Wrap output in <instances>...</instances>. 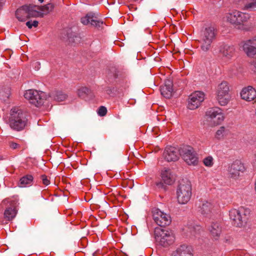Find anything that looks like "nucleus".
Listing matches in <instances>:
<instances>
[{
	"label": "nucleus",
	"mask_w": 256,
	"mask_h": 256,
	"mask_svg": "<svg viewBox=\"0 0 256 256\" xmlns=\"http://www.w3.org/2000/svg\"><path fill=\"white\" fill-rule=\"evenodd\" d=\"M26 25L29 28H32V22L30 21L27 22H26Z\"/></svg>",
	"instance_id": "a19ab883"
},
{
	"label": "nucleus",
	"mask_w": 256,
	"mask_h": 256,
	"mask_svg": "<svg viewBox=\"0 0 256 256\" xmlns=\"http://www.w3.org/2000/svg\"><path fill=\"white\" fill-rule=\"evenodd\" d=\"M192 194V184L189 180H182L180 182L176 190V198L180 204H186L190 200Z\"/></svg>",
	"instance_id": "20e7f679"
},
{
	"label": "nucleus",
	"mask_w": 256,
	"mask_h": 256,
	"mask_svg": "<svg viewBox=\"0 0 256 256\" xmlns=\"http://www.w3.org/2000/svg\"><path fill=\"white\" fill-rule=\"evenodd\" d=\"M250 46H247L248 48L246 50L245 48V42H244L242 43V48H243V50L244 51V52L247 54V55L248 56H254L255 54H250L248 52V50L250 51L251 49H252L253 48V46H252V44H250Z\"/></svg>",
	"instance_id": "c9c22d12"
},
{
	"label": "nucleus",
	"mask_w": 256,
	"mask_h": 256,
	"mask_svg": "<svg viewBox=\"0 0 256 256\" xmlns=\"http://www.w3.org/2000/svg\"><path fill=\"white\" fill-rule=\"evenodd\" d=\"M38 8L36 5H24L18 8L16 12V16L19 21L24 22L30 18H36L40 16Z\"/></svg>",
	"instance_id": "0eeeda50"
},
{
	"label": "nucleus",
	"mask_w": 256,
	"mask_h": 256,
	"mask_svg": "<svg viewBox=\"0 0 256 256\" xmlns=\"http://www.w3.org/2000/svg\"><path fill=\"white\" fill-rule=\"evenodd\" d=\"M204 164L207 167H212L214 165V158L212 156H209L204 158L202 160Z\"/></svg>",
	"instance_id": "473e14b6"
},
{
	"label": "nucleus",
	"mask_w": 256,
	"mask_h": 256,
	"mask_svg": "<svg viewBox=\"0 0 256 256\" xmlns=\"http://www.w3.org/2000/svg\"><path fill=\"white\" fill-rule=\"evenodd\" d=\"M107 112V110L106 107L104 106H101L99 108L98 110V113L100 116H104Z\"/></svg>",
	"instance_id": "e433bc0d"
},
{
	"label": "nucleus",
	"mask_w": 256,
	"mask_h": 256,
	"mask_svg": "<svg viewBox=\"0 0 256 256\" xmlns=\"http://www.w3.org/2000/svg\"><path fill=\"white\" fill-rule=\"evenodd\" d=\"M250 213V211L248 208L240 207L238 209H231L229 212V216L234 224L237 227L240 228L246 223L248 216Z\"/></svg>",
	"instance_id": "39448f33"
},
{
	"label": "nucleus",
	"mask_w": 256,
	"mask_h": 256,
	"mask_svg": "<svg viewBox=\"0 0 256 256\" xmlns=\"http://www.w3.org/2000/svg\"><path fill=\"white\" fill-rule=\"evenodd\" d=\"M24 96L30 103L37 107L42 105L45 98V94L42 92L34 90H27L24 93Z\"/></svg>",
	"instance_id": "1a4fd4ad"
},
{
	"label": "nucleus",
	"mask_w": 256,
	"mask_h": 256,
	"mask_svg": "<svg viewBox=\"0 0 256 256\" xmlns=\"http://www.w3.org/2000/svg\"><path fill=\"white\" fill-rule=\"evenodd\" d=\"M81 22L84 25L90 24L96 26H100V24H103L102 22L97 20L96 18L92 13L88 14L82 18Z\"/></svg>",
	"instance_id": "5701e85b"
},
{
	"label": "nucleus",
	"mask_w": 256,
	"mask_h": 256,
	"mask_svg": "<svg viewBox=\"0 0 256 256\" xmlns=\"http://www.w3.org/2000/svg\"><path fill=\"white\" fill-rule=\"evenodd\" d=\"M246 0H231V1L235 4L242 5L244 3Z\"/></svg>",
	"instance_id": "58836bf2"
},
{
	"label": "nucleus",
	"mask_w": 256,
	"mask_h": 256,
	"mask_svg": "<svg viewBox=\"0 0 256 256\" xmlns=\"http://www.w3.org/2000/svg\"><path fill=\"white\" fill-rule=\"evenodd\" d=\"M38 1L40 2V3H42L44 0H38Z\"/></svg>",
	"instance_id": "37998d69"
},
{
	"label": "nucleus",
	"mask_w": 256,
	"mask_h": 256,
	"mask_svg": "<svg viewBox=\"0 0 256 256\" xmlns=\"http://www.w3.org/2000/svg\"><path fill=\"white\" fill-rule=\"evenodd\" d=\"M33 180L34 178L32 175H26L20 179L18 186L21 188L30 186L32 184Z\"/></svg>",
	"instance_id": "a878e982"
},
{
	"label": "nucleus",
	"mask_w": 256,
	"mask_h": 256,
	"mask_svg": "<svg viewBox=\"0 0 256 256\" xmlns=\"http://www.w3.org/2000/svg\"><path fill=\"white\" fill-rule=\"evenodd\" d=\"M219 54L224 58L230 59L234 54L236 49L234 46L221 44L218 46Z\"/></svg>",
	"instance_id": "f3484780"
},
{
	"label": "nucleus",
	"mask_w": 256,
	"mask_h": 256,
	"mask_svg": "<svg viewBox=\"0 0 256 256\" xmlns=\"http://www.w3.org/2000/svg\"><path fill=\"white\" fill-rule=\"evenodd\" d=\"M218 208L217 202L213 200H204L200 206V212L202 214L206 217H212Z\"/></svg>",
	"instance_id": "f8f14e48"
},
{
	"label": "nucleus",
	"mask_w": 256,
	"mask_h": 256,
	"mask_svg": "<svg viewBox=\"0 0 256 256\" xmlns=\"http://www.w3.org/2000/svg\"><path fill=\"white\" fill-rule=\"evenodd\" d=\"M27 120L24 112L17 107L13 108L10 112L8 124L10 128L16 131H21L26 126Z\"/></svg>",
	"instance_id": "f257e3e1"
},
{
	"label": "nucleus",
	"mask_w": 256,
	"mask_h": 256,
	"mask_svg": "<svg viewBox=\"0 0 256 256\" xmlns=\"http://www.w3.org/2000/svg\"><path fill=\"white\" fill-rule=\"evenodd\" d=\"M3 202L10 204V206L6 208L4 212V218L7 221L12 220L17 214V210H16L17 202L15 200H12L8 198L4 200Z\"/></svg>",
	"instance_id": "2eb2a0df"
},
{
	"label": "nucleus",
	"mask_w": 256,
	"mask_h": 256,
	"mask_svg": "<svg viewBox=\"0 0 256 256\" xmlns=\"http://www.w3.org/2000/svg\"><path fill=\"white\" fill-rule=\"evenodd\" d=\"M217 35V30L214 26H206L200 34V38L214 42Z\"/></svg>",
	"instance_id": "aec40b11"
},
{
	"label": "nucleus",
	"mask_w": 256,
	"mask_h": 256,
	"mask_svg": "<svg viewBox=\"0 0 256 256\" xmlns=\"http://www.w3.org/2000/svg\"><path fill=\"white\" fill-rule=\"evenodd\" d=\"M216 98L221 106H226L232 99L230 84L226 81H222L216 88Z\"/></svg>",
	"instance_id": "7ed1b4c3"
},
{
	"label": "nucleus",
	"mask_w": 256,
	"mask_h": 256,
	"mask_svg": "<svg viewBox=\"0 0 256 256\" xmlns=\"http://www.w3.org/2000/svg\"><path fill=\"white\" fill-rule=\"evenodd\" d=\"M38 24V22L37 20H34L32 22V26H34L35 28L37 27Z\"/></svg>",
	"instance_id": "79ce46f5"
},
{
	"label": "nucleus",
	"mask_w": 256,
	"mask_h": 256,
	"mask_svg": "<svg viewBox=\"0 0 256 256\" xmlns=\"http://www.w3.org/2000/svg\"><path fill=\"white\" fill-rule=\"evenodd\" d=\"M90 92V89L86 86H82L77 90V94L79 97H83L88 94Z\"/></svg>",
	"instance_id": "72a5a7b5"
},
{
	"label": "nucleus",
	"mask_w": 256,
	"mask_h": 256,
	"mask_svg": "<svg viewBox=\"0 0 256 256\" xmlns=\"http://www.w3.org/2000/svg\"><path fill=\"white\" fill-rule=\"evenodd\" d=\"M180 154L176 148L168 146L164 150V156L168 162L176 161L178 159Z\"/></svg>",
	"instance_id": "6ab92c4d"
},
{
	"label": "nucleus",
	"mask_w": 256,
	"mask_h": 256,
	"mask_svg": "<svg viewBox=\"0 0 256 256\" xmlns=\"http://www.w3.org/2000/svg\"><path fill=\"white\" fill-rule=\"evenodd\" d=\"M226 128L224 126H220L216 132L214 134V138L218 140H220L224 138L226 135Z\"/></svg>",
	"instance_id": "cd10ccee"
},
{
	"label": "nucleus",
	"mask_w": 256,
	"mask_h": 256,
	"mask_svg": "<svg viewBox=\"0 0 256 256\" xmlns=\"http://www.w3.org/2000/svg\"><path fill=\"white\" fill-rule=\"evenodd\" d=\"M153 219L156 223L160 226H164L168 225L171 222L170 216L158 208H154L152 210Z\"/></svg>",
	"instance_id": "4468645a"
},
{
	"label": "nucleus",
	"mask_w": 256,
	"mask_h": 256,
	"mask_svg": "<svg viewBox=\"0 0 256 256\" xmlns=\"http://www.w3.org/2000/svg\"><path fill=\"white\" fill-rule=\"evenodd\" d=\"M42 182L44 185L48 186L50 184V180H48L46 176L44 175L42 176Z\"/></svg>",
	"instance_id": "4c0bfd02"
},
{
	"label": "nucleus",
	"mask_w": 256,
	"mask_h": 256,
	"mask_svg": "<svg viewBox=\"0 0 256 256\" xmlns=\"http://www.w3.org/2000/svg\"><path fill=\"white\" fill-rule=\"evenodd\" d=\"M204 122L209 127L214 128L220 124L225 119L224 114L219 107L208 108L204 114Z\"/></svg>",
	"instance_id": "f03ea898"
},
{
	"label": "nucleus",
	"mask_w": 256,
	"mask_h": 256,
	"mask_svg": "<svg viewBox=\"0 0 256 256\" xmlns=\"http://www.w3.org/2000/svg\"><path fill=\"white\" fill-rule=\"evenodd\" d=\"M245 9L248 10H254L256 9V0H246L244 3Z\"/></svg>",
	"instance_id": "7c9ffc66"
},
{
	"label": "nucleus",
	"mask_w": 256,
	"mask_h": 256,
	"mask_svg": "<svg viewBox=\"0 0 256 256\" xmlns=\"http://www.w3.org/2000/svg\"><path fill=\"white\" fill-rule=\"evenodd\" d=\"M205 98V94L200 91L192 93L188 100L187 107L190 110H194L200 106Z\"/></svg>",
	"instance_id": "9b49d317"
},
{
	"label": "nucleus",
	"mask_w": 256,
	"mask_h": 256,
	"mask_svg": "<svg viewBox=\"0 0 256 256\" xmlns=\"http://www.w3.org/2000/svg\"><path fill=\"white\" fill-rule=\"evenodd\" d=\"M252 166L256 169V154H254V160L252 162Z\"/></svg>",
	"instance_id": "ea45409f"
},
{
	"label": "nucleus",
	"mask_w": 256,
	"mask_h": 256,
	"mask_svg": "<svg viewBox=\"0 0 256 256\" xmlns=\"http://www.w3.org/2000/svg\"><path fill=\"white\" fill-rule=\"evenodd\" d=\"M212 42L200 37L199 43L200 50L204 52H208L212 48Z\"/></svg>",
	"instance_id": "393cba45"
},
{
	"label": "nucleus",
	"mask_w": 256,
	"mask_h": 256,
	"mask_svg": "<svg viewBox=\"0 0 256 256\" xmlns=\"http://www.w3.org/2000/svg\"><path fill=\"white\" fill-rule=\"evenodd\" d=\"M172 256H193V254L190 246L182 244L172 252Z\"/></svg>",
	"instance_id": "4be33fe9"
},
{
	"label": "nucleus",
	"mask_w": 256,
	"mask_h": 256,
	"mask_svg": "<svg viewBox=\"0 0 256 256\" xmlns=\"http://www.w3.org/2000/svg\"><path fill=\"white\" fill-rule=\"evenodd\" d=\"M226 18L230 23L238 26L247 22L250 18V16L248 14L234 10L228 13Z\"/></svg>",
	"instance_id": "9d476101"
},
{
	"label": "nucleus",
	"mask_w": 256,
	"mask_h": 256,
	"mask_svg": "<svg viewBox=\"0 0 256 256\" xmlns=\"http://www.w3.org/2000/svg\"><path fill=\"white\" fill-rule=\"evenodd\" d=\"M1 6V2H0V6Z\"/></svg>",
	"instance_id": "c03bdc74"
},
{
	"label": "nucleus",
	"mask_w": 256,
	"mask_h": 256,
	"mask_svg": "<svg viewBox=\"0 0 256 256\" xmlns=\"http://www.w3.org/2000/svg\"><path fill=\"white\" fill-rule=\"evenodd\" d=\"M206 228L213 240H218L220 239L222 232V226L220 221L212 220L207 225Z\"/></svg>",
	"instance_id": "ddd939ff"
},
{
	"label": "nucleus",
	"mask_w": 256,
	"mask_h": 256,
	"mask_svg": "<svg viewBox=\"0 0 256 256\" xmlns=\"http://www.w3.org/2000/svg\"><path fill=\"white\" fill-rule=\"evenodd\" d=\"M54 99L58 102H62L66 98V95L62 92H57L54 96Z\"/></svg>",
	"instance_id": "2f4dec72"
},
{
	"label": "nucleus",
	"mask_w": 256,
	"mask_h": 256,
	"mask_svg": "<svg viewBox=\"0 0 256 256\" xmlns=\"http://www.w3.org/2000/svg\"><path fill=\"white\" fill-rule=\"evenodd\" d=\"M160 92L162 95L166 98H170L172 94V83L171 81L168 80L165 82L164 84L160 87Z\"/></svg>",
	"instance_id": "b1692460"
},
{
	"label": "nucleus",
	"mask_w": 256,
	"mask_h": 256,
	"mask_svg": "<svg viewBox=\"0 0 256 256\" xmlns=\"http://www.w3.org/2000/svg\"><path fill=\"white\" fill-rule=\"evenodd\" d=\"M202 232V227L198 225L193 226L190 228V234L196 238L199 236Z\"/></svg>",
	"instance_id": "c756f323"
},
{
	"label": "nucleus",
	"mask_w": 256,
	"mask_h": 256,
	"mask_svg": "<svg viewBox=\"0 0 256 256\" xmlns=\"http://www.w3.org/2000/svg\"><path fill=\"white\" fill-rule=\"evenodd\" d=\"M37 7L38 8V11L40 12V16L38 17H42L44 14H46L52 11L54 8V5L52 4L49 3L42 6H37Z\"/></svg>",
	"instance_id": "bb28decb"
},
{
	"label": "nucleus",
	"mask_w": 256,
	"mask_h": 256,
	"mask_svg": "<svg viewBox=\"0 0 256 256\" xmlns=\"http://www.w3.org/2000/svg\"><path fill=\"white\" fill-rule=\"evenodd\" d=\"M244 170V166L239 160L234 162L228 170L230 176L234 179L238 178L240 176V173L243 172Z\"/></svg>",
	"instance_id": "dca6fc26"
},
{
	"label": "nucleus",
	"mask_w": 256,
	"mask_h": 256,
	"mask_svg": "<svg viewBox=\"0 0 256 256\" xmlns=\"http://www.w3.org/2000/svg\"><path fill=\"white\" fill-rule=\"evenodd\" d=\"M8 146L12 150H20L21 148L24 150L26 148L25 145L22 146L20 144L15 142L14 141H9Z\"/></svg>",
	"instance_id": "f704fd0d"
},
{
	"label": "nucleus",
	"mask_w": 256,
	"mask_h": 256,
	"mask_svg": "<svg viewBox=\"0 0 256 256\" xmlns=\"http://www.w3.org/2000/svg\"><path fill=\"white\" fill-rule=\"evenodd\" d=\"M240 95L242 99L251 102L256 98V90L252 86H248L242 90Z\"/></svg>",
	"instance_id": "a211bd4d"
},
{
	"label": "nucleus",
	"mask_w": 256,
	"mask_h": 256,
	"mask_svg": "<svg viewBox=\"0 0 256 256\" xmlns=\"http://www.w3.org/2000/svg\"><path fill=\"white\" fill-rule=\"evenodd\" d=\"M155 238L161 246L166 247L172 244L174 241V236L171 230L160 228L154 230Z\"/></svg>",
	"instance_id": "423d86ee"
},
{
	"label": "nucleus",
	"mask_w": 256,
	"mask_h": 256,
	"mask_svg": "<svg viewBox=\"0 0 256 256\" xmlns=\"http://www.w3.org/2000/svg\"><path fill=\"white\" fill-rule=\"evenodd\" d=\"M162 182L166 184H172L175 180L174 176L170 169L164 168L161 170Z\"/></svg>",
	"instance_id": "412c9836"
},
{
	"label": "nucleus",
	"mask_w": 256,
	"mask_h": 256,
	"mask_svg": "<svg viewBox=\"0 0 256 256\" xmlns=\"http://www.w3.org/2000/svg\"><path fill=\"white\" fill-rule=\"evenodd\" d=\"M250 44H252L253 48L251 49L250 51L248 50V52L250 54H256V37L245 41V48L246 50L248 48V46H250Z\"/></svg>",
	"instance_id": "c85d7f7f"
},
{
	"label": "nucleus",
	"mask_w": 256,
	"mask_h": 256,
	"mask_svg": "<svg viewBox=\"0 0 256 256\" xmlns=\"http://www.w3.org/2000/svg\"><path fill=\"white\" fill-rule=\"evenodd\" d=\"M180 154L184 162L190 166H196L198 159L194 148L189 146H185L181 148Z\"/></svg>",
	"instance_id": "6e6552de"
}]
</instances>
